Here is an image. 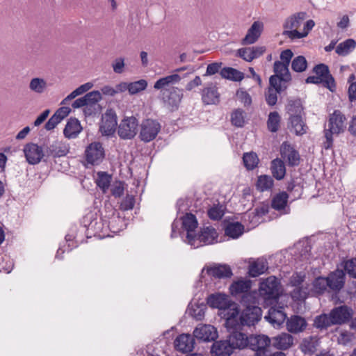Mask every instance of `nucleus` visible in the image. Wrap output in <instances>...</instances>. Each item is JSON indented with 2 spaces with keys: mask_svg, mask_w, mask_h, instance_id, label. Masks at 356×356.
<instances>
[{
  "mask_svg": "<svg viewBox=\"0 0 356 356\" xmlns=\"http://www.w3.org/2000/svg\"><path fill=\"white\" fill-rule=\"evenodd\" d=\"M181 81L178 74H172L159 79L154 84V88L160 90L161 100L172 111L178 108L183 98V90L172 86Z\"/></svg>",
  "mask_w": 356,
  "mask_h": 356,
  "instance_id": "1",
  "label": "nucleus"
},
{
  "mask_svg": "<svg viewBox=\"0 0 356 356\" xmlns=\"http://www.w3.org/2000/svg\"><path fill=\"white\" fill-rule=\"evenodd\" d=\"M237 316L238 311H236L232 312L225 321L226 327L229 332L228 339L234 350L248 348L249 342V336L241 331L243 326L238 323Z\"/></svg>",
  "mask_w": 356,
  "mask_h": 356,
  "instance_id": "2",
  "label": "nucleus"
},
{
  "mask_svg": "<svg viewBox=\"0 0 356 356\" xmlns=\"http://www.w3.org/2000/svg\"><path fill=\"white\" fill-rule=\"evenodd\" d=\"M345 115L339 111L335 110L330 115L328 119V128L324 130L325 140L323 143V147L325 149H330L333 146V135H339L344 131Z\"/></svg>",
  "mask_w": 356,
  "mask_h": 356,
  "instance_id": "3",
  "label": "nucleus"
},
{
  "mask_svg": "<svg viewBox=\"0 0 356 356\" xmlns=\"http://www.w3.org/2000/svg\"><path fill=\"white\" fill-rule=\"evenodd\" d=\"M280 283L275 276H270L264 282L260 283V296L268 303L277 302L280 296Z\"/></svg>",
  "mask_w": 356,
  "mask_h": 356,
  "instance_id": "4",
  "label": "nucleus"
},
{
  "mask_svg": "<svg viewBox=\"0 0 356 356\" xmlns=\"http://www.w3.org/2000/svg\"><path fill=\"white\" fill-rule=\"evenodd\" d=\"M248 348L254 351V356H270V339L264 334L249 336Z\"/></svg>",
  "mask_w": 356,
  "mask_h": 356,
  "instance_id": "5",
  "label": "nucleus"
},
{
  "mask_svg": "<svg viewBox=\"0 0 356 356\" xmlns=\"http://www.w3.org/2000/svg\"><path fill=\"white\" fill-rule=\"evenodd\" d=\"M138 120L134 116L124 118L118 128V134L121 139H133L138 131Z\"/></svg>",
  "mask_w": 356,
  "mask_h": 356,
  "instance_id": "6",
  "label": "nucleus"
},
{
  "mask_svg": "<svg viewBox=\"0 0 356 356\" xmlns=\"http://www.w3.org/2000/svg\"><path fill=\"white\" fill-rule=\"evenodd\" d=\"M140 127V139L144 143H149L156 138L161 127L157 120L147 118L142 121Z\"/></svg>",
  "mask_w": 356,
  "mask_h": 356,
  "instance_id": "7",
  "label": "nucleus"
},
{
  "mask_svg": "<svg viewBox=\"0 0 356 356\" xmlns=\"http://www.w3.org/2000/svg\"><path fill=\"white\" fill-rule=\"evenodd\" d=\"M85 159L88 164L98 165L105 157V150L100 142L90 143L84 152Z\"/></svg>",
  "mask_w": 356,
  "mask_h": 356,
  "instance_id": "8",
  "label": "nucleus"
},
{
  "mask_svg": "<svg viewBox=\"0 0 356 356\" xmlns=\"http://www.w3.org/2000/svg\"><path fill=\"white\" fill-rule=\"evenodd\" d=\"M273 71L275 74L269 78V81H271L272 84L275 85L277 83L289 86V83L292 79L289 65L282 63L280 60H276L273 64Z\"/></svg>",
  "mask_w": 356,
  "mask_h": 356,
  "instance_id": "9",
  "label": "nucleus"
},
{
  "mask_svg": "<svg viewBox=\"0 0 356 356\" xmlns=\"http://www.w3.org/2000/svg\"><path fill=\"white\" fill-rule=\"evenodd\" d=\"M218 233L216 229L211 227H204L198 234H195L193 237L195 245H190L193 248H197L203 245H211L218 241Z\"/></svg>",
  "mask_w": 356,
  "mask_h": 356,
  "instance_id": "10",
  "label": "nucleus"
},
{
  "mask_svg": "<svg viewBox=\"0 0 356 356\" xmlns=\"http://www.w3.org/2000/svg\"><path fill=\"white\" fill-rule=\"evenodd\" d=\"M261 309L257 305H247L239 317V324L241 326H252L257 323L261 318Z\"/></svg>",
  "mask_w": 356,
  "mask_h": 356,
  "instance_id": "11",
  "label": "nucleus"
},
{
  "mask_svg": "<svg viewBox=\"0 0 356 356\" xmlns=\"http://www.w3.org/2000/svg\"><path fill=\"white\" fill-rule=\"evenodd\" d=\"M117 124L115 112L113 109H108L102 117L99 130L104 136H111L115 131Z\"/></svg>",
  "mask_w": 356,
  "mask_h": 356,
  "instance_id": "12",
  "label": "nucleus"
},
{
  "mask_svg": "<svg viewBox=\"0 0 356 356\" xmlns=\"http://www.w3.org/2000/svg\"><path fill=\"white\" fill-rule=\"evenodd\" d=\"M180 220H181L182 229L186 231V242L189 245H195L193 237L195 234L194 232L198 225L196 216L191 213H186L180 217Z\"/></svg>",
  "mask_w": 356,
  "mask_h": 356,
  "instance_id": "13",
  "label": "nucleus"
},
{
  "mask_svg": "<svg viewBox=\"0 0 356 356\" xmlns=\"http://www.w3.org/2000/svg\"><path fill=\"white\" fill-rule=\"evenodd\" d=\"M24 153L27 162L31 165L39 163L45 156L44 149L35 143H30L24 147Z\"/></svg>",
  "mask_w": 356,
  "mask_h": 356,
  "instance_id": "14",
  "label": "nucleus"
},
{
  "mask_svg": "<svg viewBox=\"0 0 356 356\" xmlns=\"http://www.w3.org/2000/svg\"><path fill=\"white\" fill-rule=\"evenodd\" d=\"M325 277L328 288L334 293H339L345 285L346 276L342 269L337 268L330 272Z\"/></svg>",
  "mask_w": 356,
  "mask_h": 356,
  "instance_id": "15",
  "label": "nucleus"
},
{
  "mask_svg": "<svg viewBox=\"0 0 356 356\" xmlns=\"http://www.w3.org/2000/svg\"><path fill=\"white\" fill-rule=\"evenodd\" d=\"M313 72L316 74L318 77H320L323 80V86L331 92H334L336 90V83L334 77L330 73L329 67L327 65L323 63H320L314 66L313 68Z\"/></svg>",
  "mask_w": 356,
  "mask_h": 356,
  "instance_id": "16",
  "label": "nucleus"
},
{
  "mask_svg": "<svg viewBox=\"0 0 356 356\" xmlns=\"http://www.w3.org/2000/svg\"><path fill=\"white\" fill-rule=\"evenodd\" d=\"M305 273L303 272H296L290 278L291 286L296 287L293 291V297L298 299H306L308 296L307 287L303 288L300 285L305 280Z\"/></svg>",
  "mask_w": 356,
  "mask_h": 356,
  "instance_id": "17",
  "label": "nucleus"
},
{
  "mask_svg": "<svg viewBox=\"0 0 356 356\" xmlns=\"http://www.w3.org/2000/svg\"><path fill=\"white\" fill-rule=\"evenodd\" d=\"M330 314L334 325H341L352 318L353 309L346 305H341L333 308Z\"/></svg>",
  "mask_w": 356,
  "mask_h": 356,
  "instance_id": "18",
  "label": "nucleus"
},
{
  "mask_svg": "<svg viewBox=\"0 0 356 356\" xmlns=\"http://www.w3.org/2000/svg\"><path fill=\"white\" fill-rule=\"evenodd\" d=\"M307 13L305 12H298L294 13L287 17L284 24L282 35L289 38L286 31H293L294 29L297 30L305 19Z\"/></svg>",
  "mask_w": 356,
  "mask_h": 356,
  "instance_id": "19",
  "label": "nucleus"
},
{
  "mask_svg": "<svg viewBox=\"0 0 356 356\" xmlns=\"http://www.w3.org/2000/svg\"><path fill=\"white\" fill-rule=\"evenodd\" d=\"M289 195L286 191L277 193L272 199L271 207L279 211L280 214L290 213L291 209L288 205Z\"/></svg>",
  "mask_w": 356,
  "mask_h": 356,
  "instance_id": "20",
  "label": "nucleus"
},
{
  "mask_svg": "<svg viewBox=\"0 0 356 356\" xmlns=\"http://www.w3.org/2000/svg\"><path fill=\"white\" fill-rule=\"evenodd\" d=\"M193 336L202 341H211L218 337V332L213 325H203L195 329Z\"/></svg>",
  "mask_w": 356,
  "mask_h": 356,
  "instance_id": "21",
  "label": "nucleus"
},
{
  "mask_svg": "<svg viewBox=\"0 0 356 356\" xmlns=\"http://www.w3.org/2000/svg\"><path fill=\"white\" fill-rule=\"evenodd\" d=\"M264 29V24L259 21H255L248 30L245 36L241 40L242 45L254 44L260 37Z\"/></svg>",
  "mask_w": 356,
  "mask_h": 356,
  "instance_id": "22",
  "label": "nucleus"
},
{
  "mask_svg": "<svg viewBox=\"0 0 356 356\" xmlns=\"http://www.w3.org/2000/svg\"><path fill=\"white\" fill-rule=\"evenodd\" d=\"M280 152L282 157L287 160L290 166H298L300 163V154L290 144L284 142L281 145Z\"/></svg>",
  "mask_w": 356,
  "mask_h": 356,
  "instance_id": "23",
  "label": "nucleus"
},
{
  "mask_svg": "<svg viewBox=\"0 0 356 356\" xmlns=\"http://www.w3.org/2000/svg\"><path fill=\"white\" fill-rule=\"evenodd\" d=\"M195 339L189 334L179 335L174 341L175 348L181 353H188L194 348Z\"/></svg>",
  "mask_w": 356,
  "mask_h": 356,
  "instance_id": "24",
  "label": "nucleus"
},
{
  "mask_svg": "<svg viewBox=\"0 0 356 356\" xmlns=\"http://www.w3.org/2000/svg\"><path fill=\"white\" fill-rule=\"evenodd\" d=\"M288 86H284L277 83L275 85L272 84L271 81H269V86L265 93L266 104L270 106H275L277 102V95L281 94V92L286 90Z\"/></svg>",
  "mask_w": 356,
  "mask_h": 356,
  "instance_id": "25",
  "label": "nucleus"
},
{
  "mask_svg": "<svg viewBox=\"0 0 356 356\" xmlns=\"http://www.w3.org/2000/svg\"><path fill=\"white\" fill-rule=\"evenodd\" d=\"M201 95L202 101L205 105H216L220 102V93L217 87L213 84L204 88Z\"/></svg>",
  "mask_w": 356,
  "mask_h": 356,
  "instance_id": "26",
  "label": "nucleus"
},
{
  "mask_svg": "<svg viewBox=\"0 0 356 356\" xmlns=\"http://www.w3.org/2000/svg\"><path fill=\"white\" fill-rule=\"evenodd\" d=\"M233 351V346L229 339L216 341L211 349V354L215 356H230Z\"/></svg>",
  "mask_w": 356,
  "mask_h": 356,
  "instance_id": "27",
  "label": "nucleus"
},
{
  "mask_svg": "<svg viewBox=\"0 0 356 356\" xmlns=\"http://www.w3.org/2000/svg\"><path fill=\"white\" fill-rule=\"evenodd\" d=\"M286 325L289 332L297 334L305 330L307 323L303 317L298 315H293L287 318Z\"/></svg>",
  "mask_w": 356,
  "mask_h": 356,
  "instance_id": "28",
  "label": "nucleus"
},
{
  "mask_svg": "<svg viewBox=\"0 0 356 356\" xmlns=\"http://www.w3.org/2000/svg\"><path fill=\"white\" fill-rule=\"evenodd\" d=\"M207 305L219 309H226L230 306V302L227 295L224 293L211 294L207 299Z\"/></svg>",
  "mask_w": 356,
  "mask_h": 356,
  "instance_id": "29",
  "label": "nucleus"
},
{
  "mask_svg": "<svg viewBox=\"0 0 356 356\" xmlns=\"http://www.w3.org/2000/svg\"><path fill=\"white\" fill-rule=\"evenodd\" d=\"M264 318L274 327H279L285 321L286 314L284 312L282 307L277 309L271 307L268 310V314Z\"/></svg>",
  "mask_w": 356,
  "mask_h": 356,
  "instance_id": "30",
  "label": "nucleus"
},
{
  "mask_svg": "<svg viewBox=\"0 0 356 356\" xmlns=\"http://www.w3.org/2000/svg\"><path fill=\"white\" fill-rule=\"evenodd\" d=\"M44 152L47 157H61L65 156L69 150L66 146L58 141H54L49 145H46Z\"/></svg>",
  "mask_w": 356,
  "mask_h": 356,
  "instance_id": "31",
  "label": "nucleus"
},
{
  "mask_svg": "<svg viewBox=\"0 0 356 356\" xmlns=\"http://www.w3.org/2000/svg\"><path fill=\"white\" fill-rule=\"evenodd\" d=\"M207 273L208 275L215 278H230L233 273L229 265L218 264L213 267L207 268Z\"/></svg>",
  "mask_w": 356,
  "mask_h": 356,
  "instance_id": "32",
  "label": "nucleus"
},
{
  "mask_svg": "<svg viewBox=\"0 0 356 356\" xmlns=\"http://www.w3.org/2000/svg\"><path fill=\"white\" fill-rule=\"evenodd\" d=\"M81 130L80 122L76 118H71L65 125L63 134L67 138H75Z\"/></svg>",
  "mask_w": 356,
  "mask_h": 356,
  "instance_id": "33",
  "label": "nucleus"
},
{
  "mask_svg": "<svg viewBox=\"0 0 356 356\" xmlns=\"http://www.w3.org/2000/svg\"><path fill=\"white\" fill-rule=\"evenodd\" d=\"M268 268L267 261L264 259H258L249 266L248 274L252 277H257L267 271Z\"/></svg>",
  "mask_w": 356,
  "mask_h": 356,
  "instance_id": "34",
  "label": "nucleus"
},
{
  "mask_svg": "<svg viewBox=\"0 0 356 356\" xmlns=\"http://www.w3.org/2000/svg\"><path fill=\"white\" fill-rule=\"evenodd\" d=\"M289 123L294 130L296 135L302 136L307 133L308 127L301 115L289 117Z\"/></svg>",
  "mask_w": 356,
  "mask_h": 356,
  "instance_id": "35",
  "label": "nucleus"
},
{
  "mask_svg": "<svg viewBox=\"0 0 356 356\" xmlns=\"http://www.w3.org/2000/svg\"><path fill=\"white\" fill-rule=\"evenodd\" d=\"M315 23L314 20L309 19L304 24L302 31L300 32L298 30L294 29L293 31H286L289 35V38L291 40L296 39H301L307 36L309 31L314 28Z\"/></svg>",
  "mask_w": 356,
  "mask_h": 356,
  "instance_id": "36",
  "label": "nucleus"
},
{
  "mask_svg": "<svg viewBox=\"0 0 356 356\" xmlns=\"http://www.w3.org/2000/svg\"><path fill=\"white\" fill-rule=\"evenodd\" d=\"M244 230L243 225L239 222H229L225 228L226 236L235 239L241 236Z\"/></svg>",
  "mask_w": 356,
  "mask_h": 356,
  "instance_id": "37",
  "label": "nucleus"
},
{
  "mask_svg": "<svg viewBox=\"0 0 356 356\" xmlns=\"http://www.w3.org/2000/svg\"><path fill=\"white\" fill-rule=\"evenodd\" d=\"M251 289V282L250 280H238L233 282L229 290L233 296H236L240 293H245L248 292Z\"/></svg>",
  "mask_w": 356,
  "mask_h": 356,
  "instance_id": "38",
  "label": "nucleus"
},
{
  "mask_svg": "<svg viewBox=\"0 0 356 356\" xmlns=\"http://www.w3.org/2000/svg\"><path fill=\"white\" fill-rule=\"evenodd\" d=\"M274 344L280 350L288 349L293 343V337L288 333H282L274 338Z\"/></svg>",
  "mask_w": 356,
  "mask_h": 356,
  "instance_id": "39",
  "label": "nucleus"
},
{
  "mask_svg": "<svg viewBox=\"0 0 356 356\" xmlns=\"http://www.w3.org/2000/svg\"><path fill=\"white\" fill-rule=\"evenodd\" d=\"M221 76L234 81H240L244 78V74L236 69L225 67L220 70Z\"/></svg>",
  "mask_w": 356,
  "mask_h": 356,
  "instance_id": "40",
  "label": "nucleus"
},
{
  "mask_svg": "<svg viewBox=\"0 0 356 356\" xmlns=\"http://www.w3.org/2000/svg\"><path fill=\"white\" fill-rule=\"evenodd\" d=\"M270 168L272 174L276 179L281 180L284 178L286 174V168L284 163L281 159H274L271 162Z\"/></svg>",
  "mask_w": 356,
  "mask_h": 356,
  "instance_id": "41",
  "label": "nucleus"
},
{
  "mask_svg": "<svg viewBox=\"0 0 356 356\" xmlns=\"http://www.w3.org/2000/svg\"><path fill=\"white\" fill-rule=\"evenodd\" d=\"M356 47V41L354 39H347L339 43L336 47V53L340 56H346Z\"/></svg>",
  "mask_w": 356,
  "mask_h": 356,
  "instance_id": "42",
  "label": "nucleus"
},
{
  "mask_svg": "<svg viewBox=\"0 0 356 356\" xmlns=\"http://www.w3.org/2000/svg\"><path fill=\"white\" fill-rule=\"evenodd\" d=\"M314 325L316 328L322 330L327 329L334 323L330 314H322L315 317Z\"/></svg>",
  "mask_w": 356,
  "mask_h": 356,
  "instance_id": "43",
  "label": "nucleus"
},
{
  "mask_svg": "<svg viewBox=\"0 0 356 356\" xmlns=\"http://www.w3.org/2000/svg\"><path fill=\"white\" fill-rule=\"evenodd\" d=\"M341 266L345 275L347 274L351 279H356V257L343 260Z\"/></svg>",
  "mask_w": 356,
  "mask_h": 356,
  "instance_id": "44",
  "label": "nucleus"
},
{
  "mask_svg": "<svg viewBox=\"0 0 356 356\" xmlns=\"http://www.w3.org/2000/svg\"><path fill=\"white\" fill-rule=\"evenodd\" d=\"M274 185V181L270 176L261 175L258 177L256 188L259 191L264 192L271 190Z\"/></svg>",
  "mask_w": 356,
  "mask_h": 356,
  "instance_id": "45",
  "label": "nucleus"
},
{
  "mask_svg": "<svg viewBox=\"0 0 356 356\" xmlns=\"http://www.w3.org/2000/svg\"><path fill=\"white\" fill-rule=\"evenodd\" d=\"M97 175V185L102 189L103 193H106L111 185V175L103 171L98 172Z\"/></svg>",
  "mask_w": 356,
  "mask_h": 356,
  "instance_id": "46",
  "label": "nucleus"
},
{
  "mask_svg": "<svg viewBox=\"0 0 356 356\" xmlns=\"http://www.w3.org/2000/svg\"><path fill=\"white\" fill-rule=\"evenodd\" d=\"M207 305L204 303L192 305L188 309L189 314L197 321L204 318Z\"/></svg>",
  "mask_w": 356,
  "mask_h": 356,
  "instance_id": "47",
  "label": "nucleus"
},
{
  "mask_svg": "<svg viewBox=\"0 0 356 356\" xmlns=\"http://www.w3.org/2000/svg\"><path fill=\"white\" fill-rule=\"evenodd\" d=\"M281 118L277 111L270 112L267 120V127L270 132H277L280 128Z\"/></svg>",
  "mask_w": 356,
  "mask_h": 356,
  "instance_id": "48",
  "label": "nucleus"
},
{
  "mask_svg": "<svg viewBox=\"0 0 356 356\" xmlns=\"http://www.w3.org/2000/svg\"><path fill=\"white\" fill-rule=\"evenodd\" d=\"M313 291L318 294H323L328 287L327 282L325 277H318L312 282Z\"/></svg>",
  "mask_w": 356,
  "mask_h": 356,
  "instance_id": "49",
  "label": "nucleus"
},
{
  "mask_svg": "<svg viewBox=\"0 0 356 356\" xmlns=\"http://www.w3.org/2000/svg\"><path fill=\"white\" fill-rule=\"evenodd\" d=\"M231 122L236 127H243L245 124V112L241 108H237L231 114Z\"/></svg>",
  "mask_w": 356,
  "mask_h": 356,
  "instance_id": "50",
  "label": "nucleus"
},
{
  "mask_svg": "<svg viewBox=\"0 0 356 356\" xmlns=\"http://www.w3.org/2000/svg\"><path fill=\"white\" fill-rule=\"evenodd\" d=\"M243 161L248 170H253L257 166L259 159L256 153L248 152L243 154Z\"/></svg>",
  "mask_w": 356,
  "mask_h": 356,
  "instance_id": "51",
  "label": "nucleus"
},
{
  "mask_svg": "<svg viewBox=\"0 0 356 356\" xmlns=\"http://www.w3.org/2000/svg\"><path fill=\"white\" fill-rule=\"evenodd\" d=\"M286 110L289 114V117L301 115L302 107L300 99L290 100L286 106Z\"/></svg>",
  "mask_w": 356,
  "mask_h": 356,
  "instance_id": "52",
  "label": "nucleus"
},
{
  "mask_svg": "<svg viewBox=\"0 0 356 356\" xmlns=\"http://www.w3.org/2000/svg\"><path fill=\"white\" fill-rule=\"evenodd\" d=\"M207 214L209 218L211 220H220L225 214L223 206L220 204H214L208 209Z\"/></svg>",
  "mask_w": 356,
  "mask_h": 356,
  "instance_id": "53",
  "label": "nucleus"
},
{
  "mask_svg": "<svg viewBox=\"0 0 356 356\" xmlns=\"http://www.w3.org/2000/svg\"><path fill=\"white\" fill-rule=\"evenodd\" d=\"M147 86V82L145 79H140L134 82L128 83V91L130 95L137 94L144 90Z\"/></svg>",
  "mask_w": 356,
  "mask_h": 356,
  "instance_id": "54",
  "label": "nucleus"
},
{
  "mask_svg": "<svg viewBox=\"0 0 356 356\" xmlns=\"http://www.w3.org/2000/svg\"><path fill=\"white\" fill-rule=\"evenodd\" d=\"M307 67V62L303 56H298L296 57L291 63V68L296 72H304Z\"/></svg>",
  "mask_w": 356,
  "mask_h": 356,
  "instance_id": "55",
  "label": "nucleus"
},
{
  "mask_svg": "<svg viewBox=\"0 0 356 356\" xmlns=\"http://www.w3.org/2000/svg\"><path fill=\"white\" fill-rule=\"evenodd\" d=\"M30 89L37 93H42L46 88V82L40 78H33L29 85Z\"/></svg>",
  "mask_w": 356,
  "mask_h": 356,
  "instance_id": "56",
  "label": "nucleus"
},
{
  "mask_svg": "<svg viewBox=\"0 0 356 356\" xmlns=\"http://www.w3.org/2000/svg\"><path fill=\"white\" fill-rule=\"evenodd\" d=\"M65 239L66 243H67V252H70L73 248L77 247L79 243L83 242V240L79 238L77 234L74 235L73 233L67 234Z\"/></svg>",
  "mask_w": 356,
  "mask_h": 356,
  "instance_id": "57",
  "label": "nucleus"
},
{
  "mask_svg": "<svg viewBox=\"0 0 356 356\" xmlns=\"http://www.w3.org/2000/svg\"><path fill=\"white\" fill-rule=\"evenodd\" d=\"M87 106L96 105L101 99L102 95L99 90H93L85 95Z\"/></svg>",
  "mask_w": 356,
  "mask_h": 356,
  "instance_id": "58",
  "label": "nucleus"
},
{
  "mask_svg": "<svg viewBox=\"0 0 356 356\" xmlns=\"http://www.w3.org/2000/svg\"><path fill=\"white\" fill-rule=\"evenodd\" d=\"M135 204V198L132 195H127L120 203V208L122 211L131 210Z\"/></svg>",
  "mask_w": 356,
  "mask_h": 356,
  "instance_id": "59",
  "label": "nucleus"
},
{
  "mask_svg": "<svg viewBox=\"0 0 356 356\" xmlns=\"http://www.w3.org/2000/svg\"><path fill=\"white\" fill-rule=\"evenodd\" d=\"M355 79L354 74H351L348 78V82L350 83L348 91V99L351 102L356 100V81H353Z\"/></svg>",
  "mask_w": 356,
  "mask_h": 356,
  "instance_id": "60",
  "label": "nucleus"
},
{
  "mask_svg": "<svg viewBox=\"0 0 356 356\" xmlns=\"http://www.w3.org/2000/svg\"><path fill=\"white\" fill-rule=\"evenodd\" d=\"M241 303L243 306L247 307V305H255L256 304V297L254 295L248 292L243 293L241 296Z\"/></svg>",
  "mask_w": 356,
  "mask_h": 356,
  "instance_id": "61",
  "label": "nucleus"
},
{
  "mask_svg": "<svg viewBox=\"0 0 356 356\" xmlns=\"http://www.w3.org/2000/svg\"><path fill=\"white\" fill-rule=\"evenodd\" d=\"M236 95L238 99L241 101V103L243 104L245 106H248L251 105L252 98L248 92L243 90H238L236 92Z\"/></svg>",
  "mask_w": 356,
  "mask_h": 356,
  "instance_id": "62",
  "label": "nucleus"
},
{
  "mask_svg": "<svg viewBox=\"0 0 356 356\" xmlns=\"http://www.w3.org/2000/svg\"><path fill=\"white\" fill-rule=\"evenodd\" d=\"M286 190L290 193H292L293 190L297 191V195H294V199L300 198L302 193V187L300 184H296L294 180L288 182Z\"/></svg>",
  "mask_w": 356,
  "mask_h": 356,
  "instance_id": "63",
  "label": "nucleus"
},
{
  "mask_svg": "<svg viewBox=\"0 0 356 356\" xmlns=\"http://www.w3.org/2000/svg\"><path fill=\"white\" fill-rule=\"evenodd\" d=\"M236 56L247 62L252 61V54L250 47H243L237 50Z\"/></svg>",
  "mask_w": 356,
  "mask_h": 356,
  "instance_id": "64",
  "label": "nucleus"
}]
</instances>
